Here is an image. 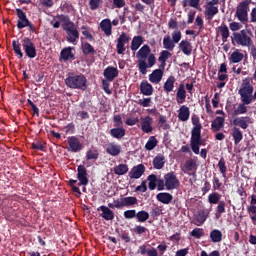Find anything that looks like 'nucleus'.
<instances>
[{
	"instance_id": "obj_39",
	"label": "nucleus",
	"mask_w": 256,
	"mask_h": 256,
	"mask_svg": "<svg viewBox=\"0 0 256 256\" xmlns=\"http://www.w3.org/2000/svg\"><path fill=\"white\" fill-rule=\"evenodd\" d=\"M159 141H157V138L155 136H150L148 141L145 144L146 151H153L155 147H157Z\"/></svg>"
},
{
	"instance_id": "obj_57",
	"label": "nucleus",
	"mask_w": 256,
	"mask_h": 256,
	"mask_svg": "<svg viewBox=\"0 0 256 256\" xmlns=\"http://www.w3.org/2000/svg\"><path fill=\"white\" fill-rule=\"evenodd\" d=\"M137 217V210H126L124 211V218L125 219H135Z\"/></svg>"
},
{
	"instance_id": "obj_18",
	"label": "nucleus",
	"mask_w": 256,
	"mask_h": 256,
	"mask_svg": "<svg viewBox=\"0 0 256 256\" xmlns=\"http://www.w3.org/2000/svg\"><path fill=\"white\" fill-rule=\"evenodd\" d=\"M100 29L103 31L104 35L107 37H111L113 34V25L111 24V20L106 18L100 22Z\"/></svg>"
},
{
	"instance_id": "obj_34",
	"label": "nucleus",
	"mask_w": 256,
	"mask_h": 256,
	"mask_svg": "<svg viewBox=\"0 0 256 256\" xmlns=\"http://www.w3.org/2000/svg\"><path fill=\"white\" fill-rule=\"evenodd\" d=\"M165 93H171L175 89V76H170L163 85Z\"/></svg>"
},
{
	"instance_id": "obj_29",
	"label": "nucleus",
	"mask_w": 256,
	"mask_h": 256,
	"mask_svg": "<svg viewBox=\"0 0 256 256\" xmlns=\"http://www.w3.org/2000/svg\"><path fill=\"white\" fill-rule=\"evenodd\" d=\"M249 119V116L235 118L233 125H235V127H241V129H247V127H249Z\"/></svg>"
},
{
	"instance_id": "obj_63",
	"label": "nucleus",
	"mask_w": 256,
	"mask_h": 256,
	"mask_svg": "<svg viewBox=\"0 0 256 256\" xmlns=\"http://www.w3.org/2000/svg\"><path fill=\"white\" fill-rule=\"evenodd\" d=\"M157 191H165L167 189V185H165V179L157 180Z\"/></svg>"
},
{
	"instance_id": "obj_58",
	"label": "nucleus",
	"mask_w": 256,
	"mask_h": 256,
	"mask_svg": "<svg viewBox=\"0 0 256 256\" xmlns=\"http://www.w3.org/2000/svg\"><path fill=\"white\" fill-rule=\"evenodd\" d=\"M109 83H110L109 80H106V79L102 80V89L103 91H105L107 95H111L112 93L111 89H109V86H110Z\"/></svg>"
},
{
	"instance_id": "obj_45",
	"label": "nucleus",
	"mask_w": 256,
	"mask_h": 256,
	"mask_svg": "<svg viewBox=\"0 0 256 256\" xmlns=\"http://www.w3.org/2000/svg\"><path fill=\"white\" fill-rule=\"evenodd\" d=\"M169 57H171V52H169L168 50H163L160 53L158 61L161 63V67H165L167 59H169Z\"/></svg>"
},
{
	"instance_id": "obj_61",
	"label": "nucleus",
	"mask_w": 256,
	"mask_h": 256,
	"mask_svg": "<svg viewBox=\"0 0 256 256\" xmlns=\"http://www.w3.org/2000/svg\"><path fill=\"white\" fill-rule=\"evenodd\" d=\"M113 121H114V127H123V120L121 118V115H115L113 117Z\"/></svg>"
},
{
	"instance_id": "obj_20",
	"label": "nucleus",
	"mask_w": 256,
	"mask_h": 256,
	"mask_svg": "<svg viewBox=\"0 0 256 256\" xmlns=\"http://www.w3.org/2000/svg\"><path fill=\"white\" fill-rule=\"evenodd\" d=\"M178 48L184 55H187V57L193 53V46L189 40H181V42L178 44Z\"/></svg>"
},
{
	"instance_id": "obj_49",
	"label": "nucleus",
	"mask_w": 256,
	"mask_h": 256,
	"mask_svg": "<svg viewBox=\"0 0 256 256\" xmlns=\"http://www.w3.org/2000/svg\"><path fill=\"white\" fill-rule=\"evenodd\" d=\"M220 199H221V194H219L217 192H213L208 195V202L211 205H217V203L220 202Z\"/></svg>"
},
{
	"instance_id": "obj_5",
	"label": "nucleus",
	"mask_w": 256,
	"mask_h": 256,
	"mask_svg": "<svg viewBox=\"0 0 256 256\" xmlns=\"http://www.w3.org/2000/svg\"><path fill=\"white\" fill-rule=\"evenodd\" d=\"M232 41H235L241 47H251L253 45V39H251V32L248 30H241L240 32H234Z\"/></svg>"
},
{
	"instance_id": "obj_15",
	"label": "nucleus",
	"mask_w": 256,
	"mask_h": 256,
	"mask_svg": "<svg viewBox=\"0 0 256 256\" xmlns=\"http://www.w3.org/2000/svg\"><path fill=\"white\" fill-rule=\"evenodd\" d=\"M103 76L109 82L115 81L116 77H119V70L116 67L108 66L104 72Z\"/></svg>"
},
{
	"instance_id": "obj_40",
	"label": "nucleus",
	"mask_w": 256,
	"mask_h": 256,
	"mask_svg": "<svg viewBox=\"0 0 256 256\" xmlns=\"http://www.w3.org/2000/svg\"><path fill=\"white\" fill-rule=\"evenodd\" d=\"M12 47L16 57H18V59H23V51H21V44L19 43V40H13Z\"/></svg>"
},
{
	"instance_id": "obj_1",
	"label": "nucleus",
	"mask_w": 256,
	"mask_h": 256,
	"mask_svg": "<svg viewBox=\"0 0 256 256\" xmlns=\"http://www.w3.org/2000/svg\"><path fill=\"white\" fill-rule=\"evenodd\" d=\"M136 57L138 60V71L141 75H147V69H151L157 63L155 54L151 53V47L145 44L137 52Z\"/></svg>"
},
{
	"instance_id": "obj_24",
	"label": "nucleus",
	"mask_w": 256,
	"mask_h": 256,
	"mask_svg": "<svg viewBox=\"0 0 256 256\" xmlns=\"http://www.w3.org/2000/svg\"><path fill=\"white\" fill-rule=\"evenodd\" d=\"M109 133L113 137V139L121 141V139L125 137L126 130L123 128V126H117L115 128L110 129Z\"/></svg>"
},
{
	"instance_id": "obj_59",
	"label": "nucleus",
	"mask_w": 256,
	"mask_h": 256,
	"mask_svg": "<svg viewBox=\"0 0 256 256\" xmlns=\"http://www.w3.org/2000/svg\"><path fill=\"white\" fill-rule=\"evenodd\" d=\"M56 19H59L60 22L63 23V25H67L69 23H72L69 16H67V15H63V14L57 15Z\"/></svg>"
},
{
	"instance_id": "obj_22",
	"label": "nucleus",
	"mask_w": 256,
	"mask_h": 256,
	"mask_svg": "<svg viewBox=\"0 0 256 256\" xmlns=\"http://www.w3.org/2000/svg\"><path fill=\"white\" fill-rule=\"evenodd\" d=\"M189 117H191V111L189 107L182 105L178 110V119L182 122L189 121Z\"/></svg>"
},
{
	"instance_id": "obj_31",
	"label": "nucleus",
	"mask_w": 256,
	"mask_h": 256,
	"mask_svg": "<svg viewBox=\"0 0 256 256\" xmlns=\"http://www.w3.org/2000/svg\"><path fill=\"white\" fill-rule=\"evenodd\" d=\"M210 239L212 243H221L223 241V232L219 229H213L210 232Z\"/></svg>"
},
{
	"instance_id": "obj_27",
	"label": "nucleus",
	"mask_w": 256,
	"mask_h": 256,
	"mask_svg": "<svg viewBox=\"0 0 256 256\" xmlns=\"http://www.w3.org/2000/svg\"><path fill=\"white\" fill-rule=\"evenodd\" d=\"M161 79H163V70H161V69H155V70L149 75V81H150V83H154L155 85L161 83Z\"/></svg>"
},
{
	"instance_id": "obj_54",
	"label": "nucleus",
	"mask_w": 256,
	"mask_h": 256,
	"mask_svg": "<svg viewBox=\"0 0 256 256\" xmlns=\"http://www.w3.org/2000/svg\"><path fill=\"white\" fill-rule=\"evenodd\" d=\"M227 203L225 201H220L218 202V205L216 207V215H223V213H225V207H226Z\"/></svg>"
},
{
	"instance_id": "obj_8",
	"label": "nucleus",
	"mask_w": 256,
	"mask_h": 256,
	"mask_svg": "<svg viewBox=\"0 0 256 256\" xmlns=\"http://www.w3.org/2000/svg\"><path fill=\"white\" fill-rule=\"evenodd\" d=\"M164 181L166 185V191H173L174 189H177L179 187V179L177 178V175L175 172H168L164 175Z\"/></svg>"
},
{
	"instance_id": "obj_10",
	"label": "nucleus",
	"mask_w": 256,
	"mask_h": 256,
	"mask_svg": "<svg viewBox=\"0 0 256 256\" xmlns=\"http://www.w3.org/2000/svg\"><path fill=\"white\" fill-rule=\"evenodd\" d=\"M77 179L79 181L78 185H84V187L89 185V174L84 165H79L77 167Z\"/></svg>"
},
{
	"instance_id": "obj_6",
	"label": "nucleus",
	"mask_w": 256,
	"mask_h": 256,
	"mask_svg": "<svg viewBox=\"0 0 256 256\" xmlns=\"http://www.w3.org/2000/svg\"><path fill=\"white\" fill-rule=\"evenodd\" d=\"M21 43L26 57H28V59H35V57H37V48L35 47L33 40L29 37H25L22 39Z\"/></svg>"
},
{
	"instance_id": "obj_13",
	"label": "nucleus",
	"mask_w": 256,
	"mask_h": 256,
	"mask_svg": "<svg viewBox=\"0 0 256 256\" xmlns=\"http://www.w3.org/2000/svg\"><path fill=\"white\" fill-rule=\"evenodd\" d=\"M141 131L143 133H153V118L151 116L141 117Z\"/></svg>"
},
{
	"instance_id": "obj_43",
	"label": "nucleus",
	"mask_w": 256,
	"mask_h": 256,
	"mask_svg": "<svg viewBox=\"0 0 256 256\" xmlns=\"http://www.w3.org/2000/svg\"><path fill=\"white\" fill-rule=\"evenodd\" d=\"M243 57V53L239 52V50H235L230 56V61L231 63H241L243 61Z\"/></svg>"
},
{
	"instance_id": "obj_3",
	"label": "nucleus",
	"mask_w": 256,
	"mask_h": 256,
	"mask_svg": "<svg viewBox=\"0 0 256 256\" xmlns=\"http://www.w3.org/2000/svg\"><path fill=\"white\" fill-rule=\"evenodd\" d=\"M65 83L69 89L87 90V78L83 74L69 73Z\"/></svg>"
},
{
	"instance_id": "obj_4",
	"label": "nucleus",
	"mask_w": 256,
	"mask_h": 256,
	"mask_svg": "<svg viewBox=\"0 0 256 256\" xmlns=\"http://www.w3.org/2000/svg\"><path fill=\"white\" fill-rule=\"evenodd\" d=\"M253 85L247 82H243L242 88L238 90V95H240V99L244 105H251L253 103Z\"/></svg>"
},
{
	"instance_id": "obj_16",
	"label": "nucleus",
	"mask_w": 256,
	"mask_h": 256,
	"mask_svg": "<svg viewBox=\"0 0 256 256\" xmlns=\"http://www.w3.org/2000/svg\"><path fill=\"white\" fill-rule=\"evenodd\" d=\"M98 211H101L100 217L105 221H113L115 219V213L109 207L102 205L98 207Z\"/></svg>"
},
{
	"instance_id": "obj_23",
	"label": "nucleus",
	"mask_w": 256,
	"mask_h": 256,
	"mask_svg": "<svg viewBox=\"0 0 256 256\" xmlns=\"http://www.w3.org/2000/svg\"><path fill=\"white\" fill-rule=\"evenodd\" d=\"M156 199L163 205H169L173 201V195L169 192H160L156 195Z\"/></svg>"
},
{
	"instance_id": "obj_21",
	"label": "nucleus",
	"mask_w": 256,
	"mask_h": 256,
	"mask_svg": "<svg viewBox=\"0 0 256 256\" xmlns=\"http://www.w3.org/2000/svg\"><path fill=\"white\" fill-rule=\"evenodd\" d=\"M186 99H187V91L185 90V84L181 83L176 93V101L178 105H182V103H185Z\"/></svg>"
},
{
	"instance_id": "obj_42",
	"label": "nucleus",
	"mask_w": 256,
	"mask_h": 256,
	"mask_svg": "<svg viewBox=\"0 0 256 256\" xmlns=\"http://www.w3.org/2000/svg\"><path fill=\"white\" fill-rule=\"evenodd\" d=\"M129 171V166L127 164H119L114 167L115 175H125Z\"/></svg>"
},
{
	"instance_id": "obj_33",
	"label": "nucleus",
	"mask_w": 256,
	"mask_h": 256,
	"mask_svg": "<svg viewBox=\"0 0 256 256\" xmlns=\"http://www.w3.org/2000/svg\"><path fill=\"white\" fill-rule=\"evenodd\" d=\"M144 41L145 40L143 39V36H134L130 46L131 51H137L139 47H141V45L144 43Z\"/></svg>"
},
{
	"instance_id": "obj_30",
	"label": "nucleus",
	"mask_w": 256,
	"mask_h": 256,
	"mask_svg": "<svg viewBox=\"0 0 256 256\" xmlns=\"http://www.w3.org/2000/svg\"><path fill=\"white\" fill-rule=\"evenodd\" d=\"M73 48L66 47L60 52V59L63 61H69V59H75V54H73Z\"/></svg>"
},
{
	"instance_id": "obj_38",
	"label": "nucleus",
	"mask_w": 256,
	"mask_h": 256,
	"mask_svg": "<svg viewBox=\"0 0 256 256\" xmlns=\"http://www.w3.org/2000/svg\"><path fill=\"white\" fill-rule=\"evenodd\" d=\"M163 47L167 49V51H173L175 49V43L171 40V36L167 35L163 39Z\"/></svg>"
},
{
	"instance_id": "obj_62",
	"label": "nucleus",
	"mask_w": 256,
	"mask_h": 256,
	"mask_svg": "<svg viewBox=\"0 0 256 256\" xmlns=\"http://www.w3.org/2000/svg\"><path fill=\"white\" fill-rule=\"evenodd\" d=\"M138 105H141V107H151V98L138 100Z\"/></svg>"
},
{
	"instance_id": "obj_14",
	"label": "nucleus",
	"mask_w": 256,
	"mask_h": 256,
	"mask_svg": "<svg viewBox=\"0 0 256 256\" xmlns=\"http://www.w3.org/2000/svg\"><path fill=\"white\" fill-rule=\"evenodd\" d=\"M145 173V165L138 164L131 168L129 172L130 179H141L143 177V174Z\"/></svg>"
},
{
	"instance_id": "obj_36",
	"label": "nucleus",
	"mask_w": 256,
	"mask_h": 256,
	"mask_svg": "<svg viewBox=\"0 0 256 256\" xmlns=\"http://www.w3.org/2000/svg\"><path fill=\"white\" fill-rule=\"evenodd\" d=\"M218 31H220L223 43H227V39H229L230 35L229 27L227 26V24L220 25L218 27Z\"/></svg>"
},
{
	"instance_id": "obj_9",
	"label": "nucleus",
	"mask_w": 256,
	"mask_h": 256,
	"mask_svg": "<svg viewBox=\"0 0 256 256\" xmlns=\"http://www.w3.org/2000/svg\"><path fill=\"white\" fill-rule=\"evenodd\" d=\"M251 4V0H245L239 3L237 10H236V17L242 23L247 21V11L249 9V5Z\"/></svg>"
},
{
	"instance_id": "obj_37",
	"label": "nucleus",
	"mask_w": 256,
	"mask_h": 256,
	"mask_svg": "<svg viewBox=\"0 0 256 256\" xmlns=\"http://www.w3.org/2000/svg\"><path fill=\"white\" fill-rule=\"evenodd\" d=\"M184 169L186 171H190L193 172V175L195 176V173L197 171V161L193 160V159H189L185 162L184 164Z\"/></svg>"
},
{
	"instance_id": "obj_2",
	"label": "nucleus",
	"mask_w": 256,
	"mask_h": 256,
	"mask_svg": "<svg viewBox=\"0 0 256 256\" xmlns=\"http://www.w3.org/2000/svg\"><path fill=\"white\" fill-rule=\"evenodd\" d=\"M192 125L190 147L195 155H199V149L201 145H203V140L201 138V129H203V125L201 124L199 116L195 114L192 116Z\"/></svg>"
},
{
	"instance_id": "obj_47",
	"label": "nucleus",
	"mask_w": 256,
	"mask_h": 256,
	"mask_svg": "<svg viewBox=\"0 0 256 256\" xmlns=\"http://www.w3.org/2000/svg\"><path fill=\"white\" fill-rule=\"evenodd\" d=\"M249 104L241 103L237 106L236 109H234L233 115L234 117H237V115H245L247 113V106Z\"/></svg>"
},
{
	"instance_id": "obj_35",
	"label": "nucleus",
	"mask_w": 256,
	"mask_h": 256,
	"mask_svg": "<svg viewBox=\"0 0 256 256\" xmlns=\"http://www.w3.org/2000/svg\"><path fill=\"white\" fill-rule=\"evenodd\" d=\"M232 137L234 139V144L239 145L241 141H243V132L241 131V129L234 127L232 129Z\"/></svg>"
},
{
	"instance_id": "obj_55",
	"label": "nucleus",
	"mask_w": 256,
	"mask_h": 256,
	"mask_svg": "<svg viewBox=\"0 0 256 256\" xmlns=\"http://www.w3.org/2000/svg\"><path fill=\"white\" fill-rule=\"evenodd\" d=\"M117 41H120L121 43H124V45H127V43L131 41V37H129V34L122 32L118 37Z\"/></svg>"
},
{
	"instance_id": "obj_11",
	"label": "nucleus",
	"mask_w": 256,
	"mask_h": 256,
	"mask_svg": "<svg viewBox=\"0 0 256 256\" xmlns=\"http://www.w3.org/2000/svg\"><path fill=\"white\" fill-rule=\"evenodd\" d=\"M16 15L18 17V29H25V27H27V25H29L30 22L29 19L27 18V14L25 13V11H23V9L18 8L16 9Z\"/></svg>"
},
{
	"instance_id": "obj_25",
	"label": "nucleus",
	"mask_w": 256,
	"mask_h": 256,
	"mask_svg": "<svg viewBox=\"0 0 256 256\" xmlns=\"http://www.w3.org/2000/svg\"><path fill=\"white\" fill-rule=\"evenodd\" d=\"M140 93L146 95L147 97L153 95V85H151L147 80H143L140 83Z\"/></svg>"
},
{
	"instance_id": "obj_28",
	"label": "nucleus",
	"mask_w": 256,
	"mask_h": 256,
	"mask_svg": "<svg viewBox=\"0 0 256 256\" xmlns=\"http://www.w3.org/2000/svg\"><path fill=\"white\" fill-rule=\"evenodd\" d=\"M207 217V212H205V210L198 211V213L194 216V225L201 227V225L207 221Z\"/></svg>"
},
{
	"instance_id": "obj_46",
	"label": "nucleus",
	"mask_w": 256,
	"mask_h": 256,
	"mask_svg": "<svg viewBox=\"0 0 256 256\" xmlns=\"http://www.w3.org/2000/svg\"><path fill=\"white\" fill-rule=\"evenodd\" d=\"M147 180L149 181L148 187L150 191H155L157 188V175L151 174L148 176Z\"/></svg>"
},
{
	"instance_id": "obj_41",
	"label": "nucleus",
	"mask_w": 256,
	"mask_h": 256,
	"mask_svg": "<svg viewBox=\"0 0 256 256\" xmlns=\"http://www.w3.org/2000/svg\"><path fill=\"white\" fill-rule=\"evenodd\" d=\"M82 53L83 55H95L96 51L89 42H85L82 44Z\"/></svg>"
},
{
	"instance_id": "obj_52",
	"label": "nucleus",
	"mask_w": 256,
	"mask_h": 256,
	"mask_svg": "<svg viewBox=\"0 0 256 256\" xmlns=\"http://www.w3.org/2000/svg\"><path fill=\"white\" fill-rule=\"evenodd\" d=\"M101 5H103V0H89L91 11H97Z\"/></svg>"
},
{
	"instance_id": "obj_44",
	"label": "nucleus",
	"mask_w": 256,
	"mask_h": 256,
	"mask_svg": "<svg viewBox=\"0 0 256 256\" xmlns=\"http://www.w3.org/2000/svg\"><path fill=\"white\" fill-rule=\"evenodd\" d=\"M136 219L138 223H145V221H148L149 219V212L145 210L136 212Z\"/></svg>"
},
{
	"instance_id": "obj_56",
	"label": "nucleus",
	"mask_w": 256,
	"mask_h": 256,
	"mask_svg": "<svg viewBox=\"0 0 256 256\" xmlns=\"http://www.w3.org/2000/svg\"><path fill=\"white\" fill-rule=\"evenodd\" d=\"M127 48H125V44L123 42H120L117 40V45H116V51L118 55H125V51Z\"/></svg>"
},
{
	"instance_id": "obj_50",
	"label": "nucleus",
	"mask_w": 256,
	"mask_h": 256,
	"mask_svg": "<svg viewBox=\"0 0 256 256\" xmlns=\"http://www.w3.org/2000/svg\"><path fill=\"white\" fill-rule=\"evenodd\" d=\"M124 201V207H133V205H137V197L134 196H128L122 198Z\"/></svg>"
},
{
	"instance_id": "obj_26",
	"label": "nucleus",
	"mask_w": 256,
	"mask_h": 256,
	"mask_svg": "<svg viewBox=\"0 0 256 256\" xmlns=\"http://www.w3.org/2000/svg\"><path fill=\"white\" fill-rule=\"evenodd\" d=\"M152 165L155 169L157 170H161L163 169V167H165V155L158 153L153 161H152Z\"/></svg>"
},
{
	"instance_id": "obj_32",
	"label": "nucleus",
	"mask_w": 256,
	"mask_h": 256,
	"mask_svg": "<svg viewBox=\"0 0 256 256\" xmlns=\"http://www.w3.org/2000/svg\"><path fill=\"white\" fill-rule=\"evenodd\" d=\"M219 13V7L205 8L204 15L206 21H213V17Z\"/></svg>"
},
{
	"instance_id": "obj_7",
	"label": "nucleus",
	"mask_w": 256,
	"mask_h": 256,
	"mask_svg": "<svg viewBox=\"0 0 256 256\" xmlns=\"http://www.w3.org/2000/svg\"><path fill=\"white\" fill-rule=\"evenodd\" d=\"M62 28L67 33V41L69 43H75L79 39V30L75 26V23L69 22L68 24H62Z\"/></svg>"
},
{
	"instance_id": "obj_51",
	"label": "nucleus",
	"mask_w": 256,
	"mask_h": 256,
	"mask_svg": "<svg viewBox=\"0 0 256 256\" xmlns=\"http://www.w3.org/2000/svg\"><path fill=\"white\" fill-rule=\"evenodd\" d=\"M86 159L87 161L99 159V152L97 150H88L86 152Z\"/></svg>"
},
{
	"instance_id": "obj_53",
	"label": "nucleus",
	"mask_w": 256,
	"mask_h": 256,
	"mask_svg": "<svg viewBox=\"0 0 256 256\" xmlns=\"http://www.w3.org/2000/svg\"><path fill=\"white\" fill-rule=\"evenodd\" d=\"M191 237H195L196 239H201L203 235H205V232L203 231V228H194L191 233Z\"/></svg>"
},
{
	"instance_id": "obj_19",
	"label": "nucleus",
	"mask_w": 256,
	"mask_h": 256,
	"mask_svg": "<svg viewBox=\"0 0 256 256\" xmlns=\"http://www.w3.org/2000/svg\"><path fill=\"white\" fill-rule=\"evenodd\" d=\"M106 153L111 155V157H117L121 155V145L116 144L115 142L108 143L106 147Z\"/></svg>"
},
{
	"instance_id": "obj_60",
	"label": "nucleus",
	"mask_w": 256,
	"mask_h": 256,
	"mask_svg": "<svg viewBox=\"0 0 256 256\" xmlns=\"http://www.w3.org/2000/svg\"><path fill=\"white\" fill-rule=\"evenodd\" d=\"M181 37H182V34L179 30H175L174 32H172V41L175 44L179 43V41H181Z\"/></svg>"
},
{
	"instance_id": "obj_12",
	"label": "nucleus",
	"mask_w": 256,
	"mask_h": 256,
	"mask_svg": "<svg viewBox=\"0 0 256 256\" xmlns=\"http://www.w3.org/2000/svg\"><path fill=\"white\" fill-rule=\"evenodd\" d=\"M67 141L72 153H79V151L83 149V144L79 141L77 136H69Z\"/></svg>"
},
{
	"instance_id": "obj_64",
	"label": "nucleus",
	"mask_w": 256,
	"mask_h": 256,
	"mask_svg": "<svg viewBox=\"0 0 256 256\" xmlns=\"http://www.w3.org/2000/svg\"><path fill=\"white\" fill-rule=\"evenodd\" d=\"M229 27L232 31H239L243 25H241L239 22H232L229 24Z\"/></svg>"
},
{
	"instance_id": "obj_48",
	"label": "nucleus",
	"mask_w": 256,
	"mask_h": 256,
	"mask_svg": "<svg viewBox=\"0 0 256 256\" xmlns=\"http://www.w3.org/2000/svg\"><path fill=\"white\" fill-rule=\"evenodd\" d=\"M218 168L222 177H227V164L225 163V158H220L218 162Z\"/></svg>"
},
{
	"instance_id": "obj_17",
	"label": "nucleus",
	"mask_w": 256,
	"mask_h": 256,
	"mask_svg": "<svg viewBox=\"0 0 256 256\" xmlns=\"http://www.w3.org/2000/svg\"><path fill=\"white\" fill-rule=\"evenodd\" d=\"M225 127V116H217L211 123V130L213 133H218Z\"/></svg>"
}]
</instances>
